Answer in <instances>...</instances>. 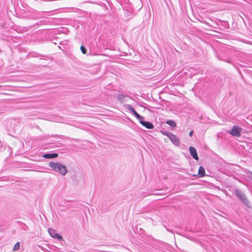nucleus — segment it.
<instances>
[{
	"mask_svg": "<svg viewBox=\"0 0 252 252\" xmlns=\"http://www.w3.org/2000/svg\"><path fill=\"white\" fill-rule=\"evenodd\" d=\"M166 123L173 127H175L176 126V123L172 120H168Z\"/></svg>",
	"mask_w": 252,
	"mask_h": 252,
	"instance_id": "nucleus-10",
	"label": "nucleus"
},
{
	"mask_svg": "<svg viewBox=\"0 0 252 252\" xmlns=\"http://www.w3.org/2000/svg\"><path fill=\"white\" fill-rule=\"evenodd\" d=\"M128 109L130 110L131 112H132L133 113H134V112H136L134 108L131 106H128Z\"/></svg>",
	"mask_w": 252,
	"mask_h": 252,
	"instance_id": "nucleus-13",
	"label": "nucleus"
},
{
	"mask_svg": "<svg viewBox=\"0 0 252 252\" xmlns=\"http://www.w3.org/2000/svg\"><path fill=\"white\" fill-rule=\"evenodd\" d=\"M49 165L53 170L63 175H64L67 172L66 167L59 163L51 162Z\"/></svg>",
	"mask_w": 252,
	"mask_h": 252,
	"instance_id": "nucleus-1",
	"label": "nucleus"
},
{
	"mask_svg": "<svg viewBox=\"0 0 252 252\" xmlns=\"http://www.w3.org/2000/svg\"><path fill=\"white\" fill-rule=\"evenodd\" d=\"M163 134L167 136L174 144L177 146L179 145L180 140L175 135L172 133H163Z\"/></svg>",
	"mask_w": 252,
	"mask_h": 252,
	"instance_id": "nucleus-3",
	"label": "nucleus"
},
{
	"mask_svg": "<svg viewBox=\"0 0 252 252\" xmlns=\"http://www.w3.org/2000/svg\"><path fill=\"white\" fill-rule=\"evenodd\" d=\"M236 195L242 200L243 201V202L245 203H248L249 201L247 200L246 197L245 195L241 192L240 191H237L236 192Z\"/></svg>",
	"mask_w": 252,
	"mask_h": 252,
	"instance_id": "nucleus-7",
	"label": "nucleus"
},
{
	"mask_svg": "<svg viewBox=\"0 0 252 252\" xmlns=\"http://www.w3.org/2000/svg\"><path fill=\"white\" fill-rule=\"evenodd\" d=\"M189 151L190 155L192 156L194 159L198 160L199 159L196 150L193 147H190L189 148Z\"/></svg>",
	"mask_w": 252,
	"mask_h": 252,
	"instance_id": "nucleus-4",
	"label": "nucleus"
},
{
	"mask_svg": "<svg viewBox=\"0 0 252 252\" xmlns=\"http://www.w3.org/2000/svg\"><path fill=\"white\" fill-rule=\"evenodd\" d=\"M242 128L238 126H234L232 127L229 133L233 136L239 137L241 135Z\"/></svg>",
	"mask_w": 252,
	"mask_h": 252,
	"instance_id": "nucleus-2",
	"label": "nucleus"
},
{
	"mask_svg": "<svg viewBox=\"0 0 252 252\" xmlns=\"http://www.w3.org/2000/svg\"><path fill=\"white\" fill-rule=\"evenodd\" d=\"M137 119H140V120H142V119H144V117L139 115V117H137Z\"/></svg>",
	"mask_w": 252,
	"mask_h": 252,
	"instance_id": "nucleus-16",
	"label": "nucleus"
},
{
	"mask_svg": "<svg viewBox=\"0 0 252 252\" xmlns=\"http://www.w3.org/2000/svg\"><path fill=\"white\" fill-rule=\"evenodd\" d=\"M20 249V243L19 242H17L13 247V250L14 251H16Z\"/></svg>",
	"mask_w": 252,
	"mask_h": 252,
	"instance_id": "nucleus-11",
	"label": "nucleus"
},
{
	"mask_svg": "<svg viewBox=\"0 0 252 252\" xmlns=\"http://www.w3.org/2000/svg\"><path fill=\"white\" fill-rule=\"evenodd\" d=\"M48 232L52 237L56 238L59 240L62 239V237L59 235L58 233H56L54 229L51 228L49 229Z\"/></svg>",
	"mask_w": 252,
	"mask_h": 252,
	"instance_id": "nucleus-6",
	"label": "nucleus"
},
{
	"mask_svg": "<svg viewBox=\"0 0 252 252\" xmlns=\"http://www.w3.org/2000/svg\"><path fill=\"white\" fill-rule=\"evenodd\" d=\"M140 123L147 128L152 129L154 127L153 125L150 122L140 121Z\"/></svg>",
	"mask_w": 252,
	"mask_h": 252,
	"instance_id": "nucleus-8",
	"label": "nucleus"
},
{
	"mask_svg": "<svg viewBox=\"0 0 252 252\" xmlns=\"http://www.w3.org/2000/svg\"><path fill=\"white\" fill-rule=\"evenodd\" d=\"M133 114L134 115V116L137 118V117H139V115L136 112H134V113H133Z\"/></svg>",
	"mask_w": 252,
	"mask_h": 252,
	"instance_id": "nucleus-14",
	"label": "nucleus"
},
{
	"mask_svg": "<svg viewBox=\"0 0 252 252\" xmlns=\"http://www.w3.org/2000/svg\"><path fill=\"white\" fill-rule=\"evenodd\" d=\"M193 131L191 130L189 132V135L191 137L193 135Z\"/></svg>",
	"mask_w": 252,
	"mask_h": 252,
	"instance_id": "nucleus-15",
	"label": "nucleus"
},
{
	"mask_svg": "<svg viewBox=\"0 0 252 252\" xmlns=\"http://www.w3.org/2000/svg\"><path fill=\"white\" fill-rule=\"evenodd\" d=\"M58 156V154L57 153H53V154H45L43 156V157L46 158H57Z\"/></svg>",
	"mask_w": 252,
	"mask_h": 252,
	"instance_id": "nucleus-9",
	"label": "nucleus"
},
{
	"mask_svg": "<svg viewBox=\"0 0 252 252\" xmlns=\"http://www.w3.org/2000/svg\"><path fill=\"white\" fill-rule=\"evenodd\" d=\"M205 175V168L200 166L198 169V172L197 174H193V176L194 177L198 176L199 178L203 177Z\"/></svg>",
	"mask_w": 252,
	"mask_h": 252,
	"instance_id": "nucleus-5",
	"label": "nucleus"
},
{
	"mask_svg": "<svg viewBox=\"0 0 252 252\" xmlns=\"http://www.w3.org/2000/svg\"><path fill=\"white\" fill-rule=\"evenodd\" d=\"M80 48L83 54H86L87 53V50L84 46L81 45Z\"/></svg>",
	"mask_w": 252,
	"mask_h": 252,
	"instance_id": "nucleus-12",
	"label": "nucleus"
}]
</instances>
